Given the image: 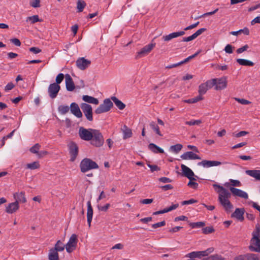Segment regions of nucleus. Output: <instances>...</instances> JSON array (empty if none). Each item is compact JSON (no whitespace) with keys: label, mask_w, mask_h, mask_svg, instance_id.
I'll return each mask as SVG.
<instances>
[{"label":"nucleus","mask_w":260,"mask_h":260,"mask_svg":"<svg viewBox=\"0 0 260 260\" xmlns=\"http://www.w3.org/2000/svg\"><path fill=\"white\" fill-rule=\"evenodd\" d=\"M150 126L154 130V131L159 136H162L160 131H159V128L158 126L155 123V122L152 121L150 123Z\"/></svg>","instance_id":"41"},{"label":"nucleus","mask_w":260,"mask_h":260,"mask_svg":"<svg viewBox=\"0 0 260 260\" xmlns=\"http://www.w3.org/2000/svg\"><path fill=\"white\" fill-rule=\"evenodd\" d=\"M185 34L184 31H180L178 32H174L171 33L168 35L164 36L162 37V39L164 41L168 42L170 41L171 40L178 37L179 36H182Z\"/></svg>","instance_id":"22"},{"label":"nucleus","mask_w":260,"mask_h":260,"mask_svg":"<svg viewBox=\"0 0 260 260\" xmlns=\"http://www.w3.org/2000/svg\"><path fill=\"white\" fill-rule=\"evenodd\" d=\"M40 148L41 145L39 143H36L29 149V151L31 153L37 154L38 153Z\"/></svg>","instance_id":"46"},{"label":"nucleus","mask_w":260,"mask_h":260,"mask_svg":"<svg viewBox=\"0 0 260 260\" xmlns=\"http://www.w3.org/2000/svg\"><path fill=\"white\" fill-rule=\"evenodd\" d=\"M10 41L16 46H20L21 44L20 40L17 38L11 39Z\"/></svg>","instance_id":"60"},{"label":"nucleus","mask_w":260,"mask_h":260,"mask_svg":"<svg viewBox=\"0 0 260 260\" xmlns=\"http://www.w3.org/2000/svg\"><path fill=\"white\" fill-rule=\"evenodd\" d=\"M87 220L89 226H90L91 222L92 221L93 216V209L91 205L90 201H89L87 203Z\"/></svg>","instance_id":"24"},{"label":"nucleus","mask_w":260,"mask_h":260,"mask_svg":"<svg viewBox=\"0 0 260 260\" xmlns=\"http://www.w3.org/2000/svg\"><path fill=\"white\" fill-rule=\"evenodd\" d=\"M80 168L81 172L85 173L90 170L98 169L99 166L96 162L92 159L85 158L81 160Z\"/></svg>","instance_id":"3"},{"label":"nucleus","mask_w":260,"mask_h":260,"mask_svg":"<svg viewBox=\"0 0 260 260\" xmlns=\"http://www.w3.org/2000/svg\"><path fill=\"white\" fill-rule=\"evenodd\" d=\"M222 164V162L215 160H203L198 163V166H202L205 168H209L213 166H217Z\"/></svg>","instance_id":"16"},{"label":"nucleus","mask_w":260,"mask_h":260,"mask_svg":"<svg viewBox=\"0 0 260 260\" xmlns=\"http://www.w3.org/2000/svg\"><path fill=\"white\" fill-rule=\"evenodd\" d=\"M70 107L67 105H60L58 107V111L61 115H64L69 112Z\"/></svg>","instance_id":"34"},{"label":"nucleus","mask_w":260,"mask_h":260,"mask_svg":"<svg viewBox=\"0 0 260 260\" xmlns=\"http://www.w3.org/2000/svg\"><path fill=\"white\" fill-rule=\"evenodd\" d=\"M150 150L154 153H164V150L154 143H150L148 146Z\"/></svg>","instance_id":"28"},{"label":"nucleus","mask_w":260,"mask_h":260,"mask_svg":"<svg viewBox=\"0 0 260 260\" xmlns=\"http://www.w3.org/2000/svg\"><path fill=\"white\" fill-rule=\"evenodd\" d=\"M179 206V205L178 204H174L171 206L170 207L165 208L166 212L167 213L168 212H170L172 210L176 209L177 208H178Z\"/></svg>","instance_id":"62"},{"label":"nucleus","mask_w":260,"mask_h":260,"mask_svg":"<svg viewBox=\"0 0 260 260\" xmlns=\"http://www.w3.org/2000/svg\"><path fill=\"white\" fill-rule=\"evenodd\" d=\"M14 198L16 200L15 202H21L24 203L26 202V199L25 197L24 192L21 191L19 193L16 192L14 194Z\"/></svg>","instance_id":"26"},{"label":"nucleus","mask_w":260,"mask_h":260,"mask_svg":"<svg viewBox=\"0 0 260 260\" xmlns=\"http://www.w3.org/2000/svg\"><path fill=\"white\" fill-rule=\"evenodd\" d=\"M224 258L219 254H214L210 256L207 260H224Z\"/></svg>","instance_id":"49"},{"label":"nucleus","mask_w":260,"mask_h":260,"mask_svg":"<svg viewBox=\"0 0 260 260\" xmlns=\"http://www.w3.org/2000/svg\"><path fill=\"white\" fill-rule=\"evenodd\" d=\"M70 109L71 112L77 118H81L83 116L79 105L76 103H72L70 105Z\"/></svg>","instance_id":"15"},{"label":"nucleus","mask_w":260,"mask_h":260,"mask_svg":"<svg viewBox=\"0 0 260 260\" xmlns=\"http://www.w3.org/2000/svg\"><path fill=\"white\" fill-rule=\"evenodd\" d=\"M248 134V132L243 131H241V132H240L236 134L233 133V135L234 136H235V137L239 138V137H242V136H245L246 135H247Z\"/></svg>","instance_id":"59"},{"label":"nucleus","mask_w":260,"mask_h":260,"mask_svg":"<svg viewBox=\"0 0 260 260\" xmlns=\"http://www.w3.org/2000/svg\"><path fill=\"white\" fill-rule=\"evenodd\" d=\"M245 173L253 178L256 180L260 181V170H246Z\"/></svg>","instance_id":"27"},{"label":"nucleus","mask_w":260,"mask_h":260,"mask_svg":"<svg viewBox=\"0 0 260 260\" xmlns=\"http://www.w3.org/2000/svg\"><path fill=\"white\" fill-rule=\"evenodd\" d=\"M189 225L191 228H200L205 225V222L203 221H199L197 222H190Z\"/></svg>","instance_id":"40"},{"label":"nucleus","mask_w":260,"mask_h":260,"mask_svg":"<svg viewBox=\"0 0 260 260\" xmlns=\"http://www.w3.org/2000/svg\"><path fill=\"white\" fill-rule=\"evenodd\" d=\"M208 90V88H207L205 84H204V83L201 84L199 87V95H201V96H202L203 94L206 93Z\"/></svg>","instance_id":"39"},{"label":"nucleus","mask_w":260,"mask_h":260,"mask_svg":"<svg viewBox=\"0 0 260 260\" xmlns=\"http://www.w3.org/2000/svg\"><path fill=\"white\" fill-rule=\"evenodd\" d=\"M230 190L232 194L235 196H237L244 199H247L248 198V194L246 192L240 189L231 187L230 188Z\"/></svg>","instance_id":"17"},{"label":"nucleus","mask_w":260,"mask_h":260,"mask_svg":"<svg viewBox=\"0 0 260 260\" xmlns=\"http://www.w3.org/2000/svg\"><path fill=\"white\" fill-rule=\"evenodd\" d=\"M40 167L39 161H34L32 163L27 164L26 165V168L30 170H35L39 169Z\"/></svg>","instance_id":"43"},{"label":"nucleus","mask_w":260,"mask_h":260,"mask_svg":"<svg viewBox=\"0 0 260 260\" xmlns=\"http://www.w3.org/2000/svg\"><path fill=\"white\" fill-rule=\"evenodd\" d=\"M19 208V206L18 202H14L13 203H10L6 207V212L9 214H12L16 212Z\"/></svg>","instance_id":"23"},{"label":"nucleus","mask_w":260,"mask_h":260,"mask_svg":"<svg viewBox=\"0 0 260 260\" xmlns=\"http://www.w3.org/2000/svg\"><path fill=\"white\" fill-rule=\"evenodd\" d=\"M48 259L49 260H59V254L57 251H55L51 249H50L48 253Z\"/></svg>","instance_id":"32"},{"label":"nucleus","mask_w":260,"mask_h":260,"mask_svg":"<svg viewBox=\"0 0 260 260\" xmlns=\"http://www.w3.org/2000/svg\"><path fill=\"white\" fill-rule=\"evenodd\" d=\"M206 30V28H202L198 30L195 33L193 34V35L194 36L195 39L197 38L199 36L201 35L203 32L205 31Z\"/></svg>","instance_id":"58"},{"label":"nucleus","mask_w":260,"mask_h":260,"mask_svg":"<svg viewBox=\"0 0 260 260\" xmlns=\"http://www.w3.org/2000/svg\"><path fill=\"white\" fill-rule=\"evenodd\" d=\"M111 99L113 101V102L115 103L116 106L119 108L120 110H123L125 107V105L121 101L119 100L115 96H112Z\"/></svg>","instance_id":"31"},{"label":"nucleus","mask_w":260,"mask_h":260,"mask_svg":"<svg viewBox=\"0 0 260 260\" xmlns=\"http://www.w3.org/2000/svg\"><path fill=\"white\" fill-rule=\"evenodd\" d=\"M180 157L184 160L187 159H201V158L198 155L194 153L192 151H187L182 154Z\"/></svg>","instance_id":"20"},{"label":"nucleus","mask_w":260,"mask_h":260,"mask_svg":"<svg viewBox=\"0 0 260 260\" xmlns=\"http://www.w3.org/2000/svg\"><path fill=\"white\" fill-rule=\"evenodd\" d=\"M217 84L215 85V89L217 90H222L225 88L227 86V78L223 77L220 78H217Z\"/></svg>","instance_id":"18"},{"label":"nucleus","mask_w":260,"mask_h":260,"mask_svg":"<svg viewBox=\"0 0 260 260\" xmlns=\"http://www.w3.org/2000/svg\"><path fill=\"white\" fill-rule=\"evenodd\" d=\"M92 128L86 129L83 127L79 128V135L80 138L85 141H90L93 138Z\"/></svg>","instance_id":"9"},{"label":"nucleus","mask_w":260,"mask_h":260,"mask_svg":"<svg viewBox=\"0 0 260 260\" xmlns=\"http://www.w3.org/2000/svg\"><path fill=\"white\" fill-rule=\"evenodd\" d=\"M245 210L244 208H236L234 212L232 214V217L236 218L240 221L244 220V214Z\"/></svg>","instance_id":"19"},{"label":"nucleus","mask_w":260,"mask_h":260,"mask_svg":"<svg viewBox=\"0 0 260 260\" xmlns=\"http://www.w3.org/2000/svg\"><path fill=\"white\" fill-rule=\"evenodd\" d=\"M64 248H66L65 245L63 244L60 240H58L55 243L54 247L51 249L58 252L62 251L64 249Z\"/></svg>","instance_id":"29"},{"label":"nucleus","mask_w":260,"mask_h":260,"mask_svg":"<svg viewBox=\"0 0 260 260\" xmlns=\"http://www.w3.org/2000/svg\"><path fill=\"white\" fill-rule=\"evenodd\" d=\"M248 48H249V46L247 45H245L243 46V47H242L240 48H238L236 52H237V53L240 54L245 51H246Z\"/></svg>","instance_id":"61"},{"label":"nucleus","mask_w":260,"mask_h":260,"mask_svg":"<svg viewBox=\"0 0 260 260\" xmlns=\"http://www.w3.org/2000/svg\"><path fill=\"white\" fill-rule=\"evenodd\" d=\"M148 167L150 169L152 172L154 171H158L160 170V168L156 165H152L149 164H147Z\"/></svg>","instance_id":"56"},{"label":"nucleus","mask_w":260,"mask_h":260,"mask_svg":"<svg viewBox=\"0 0 260 260\" xmlns=\"http://www.w3.org/2000/svg\"><path fill=\"white\" fill-rule=\"evenodd\" d=\"M202 123V121L201 120H191L185 122V124L188 125H199Z\"/></svg>","instance_id":"51"},{"label":"nucleus","mask_w":260,"mask_h":260,"mask_svg":"<svg viewBox=\"0 0 260 260\" xmlns=\"http://www.w3.org/2000/svg\"><path fill=\"white\" fill-rule=\"evenodd\" d=\"M82 100L84 102L89 104H92L96 105L99 104V101L98 99L88 95H83Z\"/></svg>","instance_id":"25"},{"label":"nucleus","mask_w":260,"mask_h":260,"mask_svg":"<svg viewBox=\"0 0 260 260\" xmlns=\"http://www.w3.org/2000/svg\"><path fill=\"white\" fill-rule=\"evenodd\" d=\"M213 187L215 189L216 188L219 189L217 190L219 194L218 201L226 211H230L233 207V205L229 201V199L231 196V193L223 186L219 184H213Z\"/></svg>","instance_id":"1"},{"label":"nucleus","mask_w":260,"mask_h":260,"mask_svg":"<svg viewBox=\"0 0 260 260\" xmlns=\"http://www.w3.org/2000/svg\"><path fill=\"white\" fill-rule=\"evenodd\" d=\"M80 107L86 119L89 121H93V112L91 106L88 104L83 103L81 104Z\"/></svg>","instance_id":"8"},{"label":"nucleus","mask_w":260,"mask_h":260,"mask_svg":"<svg viewBox=\"0 0 260 260\" xmlns=\"http://www.w3.org/2000/svg\"><path fill=\"white\" fill-rule=\"evenodd\" d=\"M198 201L194 199H191L187 201H184L182 202L181 204L182 205H188V204H191L193 203H197Z\"/></svg>","instance_id":"57"},{"label":"nucleus","mask_w":260,"mask_h":260,"mask_svg":"<svg viewBox=\"0 0 260 260\" xmlns=\"http://www.w3.org/2000/svg\"><path fill=\"white\" fill-rule=\"evenodd\" d=\"M30 5L33 8H39L40 7V1L34 0V1L30 3Z\"/></svg>","instance_id":"54"},{"label":"nucleus","mask_w":260,"mask_h":260,"mask_svg":"<svg viewBox=\"0 0 260 260\" xmlns=\"http://www.w3.org/2000/svg\"><path fill=\"white\" fill-rule=\"evenodd\" d=\"M242 32L246 35H248L249 34V30L248 28L244 27L243 29H240L238 31H231V32H230V34L234 35V36H237L238 34L242 33Z\"/></svg>","instance_id":"38"},{"label":"nucleus","mask_w":260,"mask_h":260,"mask_svg":"<svg viewBox=\"0 0 260 260\" xmlns=\"http://www.w3.org/2000/svg\"><path fill=\"white\" fill-rule=\"evenodd\" d=\"M214 251V248L213 247H210L208 248L207 250L204 251H193L190 252L186 255V257H189L190 258H201L203 256H205L208 255L210 253H212Z\"/></svg>","instance_id":"6"},{"label":"nucleus","mask_w":260,"mask_h":260,"mask_svg":"<svg viewBox=\"0 0 260 260\" xmlns=\"http://www.w3.org/2000/svg\"><path fill=\"white\" fill-rule=\"evenodd\" d=\"M200 52H201V50H199V51H197L196 53H195L194 54L188 56V57L185 58L183 61H180V62L181 65L183 63H185L188 62L191 59H193V58L196 57Z\"/></svg>","instance_id":"47"},{"label":"nucleus","mask_w":260,"mask_h":260,"mask_svg":"<svg viewBox=\"0 0 260 260\" xmlns=\"http://www.w3.org/2000/svg\"><path fill=\"white\" fill-rule=\"evenodd\" d=\"M69 151L71 156V161H74L78 154V147L77 145L74 142L71 143L69 144Z\"/></svg>","instance_id":"13"},{"label":"nucleus","mask_w":260,"mask_h":260,"mask_svg":"<svg viewBox=\"0 0 260 260\" xmlns=\"http://www.w3.org/2000/svg\"><path fill=\"white\" fill-rule=\"evenodd\" d=\"M181 168L183 175L188 178L190 181L196 180V179L193 177L194 175L193 171L185 165L182 164Z\"/></svg>","instance_id":"14"},{"label":"nucleus","mask_w":260,"mask_h":260,"mask_svg":"<svg viewBox=\"0 0 260 260\" xmlns=\"http://www.w3.org/2000/svg\"><path fill=\"white\" fill-rule=\"evenodd\" d=\"M77 8L78 12H81L83 11L84 8L85 7L86 4L84 1L78 0L77 3Z\"/></svg>","instance_id":"42"},{"label":"nucleus","mask_w":260,"mask_h":260,"mask_svg":"<svg viewBox=\"0 0 260 260\" xmlns=\"http://www.w3.org/2000/svg\"><path fill=\"white\" fill-rule=\"evenodd\" d=\"M234 260H247L246 254L236 256Z\"/></svg>","instance_id":"64"},{"label":"nucleus","mask_w":260,"mask_h":260,"mask_svg":"<svg viewBox=\"0 0 260 260\" xmlns=\"http://www.w3.org/2000/svg\"><path fill=\"white\" fill-rule=\"evenodd\" d=\"M247 260H260V257L258 254L254 253H246Z\"/></svg>","instance_id":"45"},{"label":"nucleus","mask_w":260,"mask_h":260,"mask_svg":"<svg viewBox=\"0 0 260 260\" xmlns=\"http://www.w3.org/2000/svg\"><path fill=\"white\" fill-rule=\"evenodd\" d=\"M66 80V86L67 90L69 91H72L75 89V84L73 79L69 74L65 75Z\"/></svg>","instance_id":"21"},{"label":"nucleus","mask_w":260,"mask_h":260,"mask_svg":"<svg viewBox=\"0 0 260 260\" xmlns=\"http://www.w3.org/2000/svg\"><path fill=\"white\" fill-rule=\"evenodd\" d=\"M26 21V22L30 21L31 24H34L37 22H42V20L39 18L38 15H35L27 17Z\"/></svg>","instance_id":"35"},{"label":"nucleus","mask_w":260,"mask_h":260,"mask_svg":"<svg viewBox=\"0 0 260 260\" xmlns=\"http://www.w3.org/2000/svg\"><path fill=\"white\" fill-rule=\"evenodd\" d=\"M113 106V103L110 99H106L104 100L103 103L95 109L94 112L97 114L107 112Z\"/></svg>","instance_id":"5"},{"label":"nucleus","mask_w":260,"mask_h":260,"mask_svg":"<svg viewBox=\"0 0 260 260\" xmlns=\"http://www.w3.org/2000/svg\"><path fill=\"white\" fill-rule=\"evenodd\" d=\"M93 131V138L90 140V144L96 147L102 146L104 143V139L103 135L97 129H91Z\"/></svg>","instance_id":"4"},{"label":"nucleus","mask_w":260,"mask_h":260,"mask_svg":"<svg viewBox=\"0 0 260 260\" xmlns=\"http://www.w3.org/2000/svg\"><path fill=\"white\" fill-rule=\"evenodd\" d=\"M123 133V139H126L132 137V130L129 128L126 125H124L121 129Z\"/></svg>","instance_id":"30"},{"label":"nucleus","mask_w":260,"mask_h":260,"mask_svg":"<svg viewBox=\"0 0 260 260\" xmlns=\"http://www.w3.org/2000/svg\"><path fill=\"white\" fill-rule=\"evenodd\" d=\"M203 99V96H201V95H198L197 96H196L194 98H192V99H188V100H184L183 101V102L185 103L193 104V103H196L201 100H202Z\"/></svg>","instance_id":"37"},{"label":"nucleus","mask_w":260,"mask_h":260,"mask_svg":"<svg viewBox=\"0 0 260 260\" xmlns=\"http://www.w3.org/2000/svg\"><path fill=\"white\" fill-rule=\"evenodd\" d=\"M213 226H207L202 229V232L204 234H209L214 232Z\"/></svg>","instance_id":"48"},{"label":"nucleus","mask_w":260,"mask_h":260,"mask_svg":"<svg viewBox=\"0 0 260 260\" xmlns=\"http://www.w3.org/2000/svg\"><path fill=\"white\" fill-rule=\"evenodd\" d=\"M29 50L35 54H38L41 52V50L40 48L35 47L30 48Z\"/></svg>","instance_id":"63"},{"label":"nucleus","mask_w":260,"mask_h":260,"mask_svg":"<svg viewBox=\"0 0 260 260\" xmlns=\"http://www.w3.org/2000/svg\"><path fill=\"white\" fill-rule=\"evenodd\" d=\"M208 89L212 88L213 86H215L217 84V79H213L209 80L204 83Z\"/></svg>","instance_id":"44"},{"label":"nucleus","mask_w":260,"mask_h":260,"mask_svg":"<svg viewBox=\"0 0 260 260\" xmlns=\"http://www.w3.org/2000/svg\"><path fill=\"white\" fill-rule=\"evenodd\" d=\"M182 145L180 144L172 145L170 147V151L177 154L182 149Z\"/></svg>","instance_id":"36"},{"label":"nucleus","mask_w":260,"mask_h":260,"mask_svg":"<svg viewBox=\"0 0 260 260\" xmlns=\"http://www.w3.org/2000/svg\"><path fill=\"white\" fill-rule=\"evenodd\" d=\"M235 99L236 101L242 105H248L251 103L250 101L244 99L235 98Z\"/></svg>","instance_id":"52"},{"label":"nucleus","mask_w":260,"mask_h":260,"mask_svg":"<svg viewBox=\"0 0 260 260\" xmlns=\"http://www.w3.org/2000/svg\"><path fill=\"white\" fill-rule=\"evenodd\" d=\"M165 225H166V221L165 220H163L161 222L153 224L152 225V227L153 229H156L159 227L165 226Z\"/></svg>","instance_id":"55"},{"label":"nucleus","mask_w":260,"mask_h":260,"mask_svg":"<svg viewBox=\"0 0 260 260\" xmlns=\"http://www.w3.org/2000/svg\"><path fill=\"white\" fill-rule=\"evenodd\" d=\"M233 47L230 44H228L224 48V51L226 53L231 54L233 52Z\"/></svg>","instance_id":"53"},{"label":"nucleus","mask_w":260,"mask_h":260,"mask_svg":"<svg viewBox=\"0 0 260 260\" xmlns=\"http://www.w3.org/2000/svg\"><path fill=\"white\" fill-rule=\"evenodd\" d=\"M155 46V43H150L146 45L143 48H142L140 51L137 53L135 58L139 59L147 55L151 51Z\"/></svg>","instance_id":"10"},{"label":"nucleus","mask_w":260,"mask_h":260,"mask_svg":"<svg viewBox=\"0 0 260 260\" xmlns=\"http://www.w3.org/2000/svg\"><path fill=\"white\" fill-rule=\"evenodd\" d=\"M77 67L81 70H85L91 64V61L84 57H79L76 61Z\"/></svg>","instance_id":"11"},{"label":"nucleus","mask_w":260,"mask_h":260,"mask_svg":"<svg viewBox=\"0 0 260 260\" xmlns=\"http://www.w3.org/2000/svg\"><path fill=\"white\" fill-rule=\"evenodd\" d=\"M236 61L241 66L252 67L254 65V63L253 62L245 59L238 58L237 59Z\"/></svg>","instance_id":"33"},{"label":"nucleus","mask_w":260,"mask_h":260,"mask_svg":"<svg viewBox=\"0 0 260 260\" xmlns=\"http://www.w3.org/2000/svg\"><path fill=\"white\" fill-rule=\"evenodd\" d=\"M60 89L59 85L55 84L54 83H51L49 85L48 88V92L50 98L55 99Z\"/></svg>","instance_id":"12"},{"label":"nucleus","mask_w":260,"mask_h":260,"mask_svg":"<svg viewBox=\"0 0 260 260\" xmlns=\"http://www.w3.org/2000/svg\"><path fill=\"white\" fill-rule=\"evenodd\" d=\"M65 76L62 73H59L56 77L55 84L59 85L63 81Z\"/></svg>","instance_id":"50"},{"label":"nucleus","mask_w":260,"mask_h":260,"mask_svg":"<svg viewBox=\"0 0 260 260\" xmlns=\"http://www.w3.org/2000/svg\"><path fill=\"white\" fill-rule=\"evenodd\" d=\"M78 242L77 236L73 234L70 237L68 242L65 245L66 251L68 253H71L74 251L77 247Z\"/></svg>","instance_id":"7"},{"label":"nucleus","mask_w":260,"mask_h":260,"mask_svg":"<svg viewBox=\"0 0 260 260\" xmlns=\"http://www.w3.org/2000/svg\"><path fill=\"white\" fill-rule=\"evenodd\" d=\"M249 249L252 252H260V227L256 225L252 233Z\"/></svg>","instance_id":"2"}]
</instances>
